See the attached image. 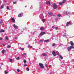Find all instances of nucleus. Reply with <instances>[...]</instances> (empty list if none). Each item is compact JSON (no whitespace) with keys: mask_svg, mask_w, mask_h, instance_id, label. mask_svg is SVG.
Instances as JSON below:
<instances>
[{"mask_svg":"<svg viewBox=\"0 0 74 74\" xmlns=\"http://www.w3.org/2000/svg\"><path fill=\"white\" fill-rule=\"evenodd\" d=\"M4 51H5V50H3L1 52L2 53H4Z\"/></svg>","mask_w":74,"mask_h":74,"instance_id":"17","label":"nucleus"},{"mask_svg":"<svg viewBox=\"0 0 74 74\" xmlns=\"http://www.w3.org/2000/svg\"><path fill=\"white\" fill-rule=\"evenodd\" d=\"M40 42H43V41H42V40H39Z\"/></svg>","mask_w":74,"mask_h":74,"instance_id":"28","label":"nucleus"},{"mask_svg":"<svg viewBox=\"0 0 74 74\" xmlns=\"http://www.w3.org/2000/svg\"><path fill=\"white\" fill-rule=\"evenodd\" d=\"M23 55H26V53H24V54H23Z\"/></svg>","mask_w":74,"mask_h":74,"instance_id":"41","label":"nucleus"},{"mask_svg":"<svg viewBox=\"0 0 74 74\" xmlns=\"http://www.w3.org/2000/svg\"><path fill=\"white\" fill-rule=\"evenodd\" d=\"M42 55H43L44 56H47V55L45 53H42Z\"/></svg>","mask_w":74,"mask_h":74,"instance_id":"15","label":"nucleus"},{"mask_svg":"<svg viewBox=\"0 0 74 74\" xmlns=\"http://www.w3.org/2000/svg\"><path fill=\"white\" fill-rule=\"evenodd\" d=\"M26 7H27V6H25V7L26 8Z\"/></svg>","mask_w":74,"mask_h":74,"instance_id":"47","label":"nucleus"},{"mask_svg":"<svg viewBox=\"0 0 74 74\" xmlns=\"http://www.w3.org/2000/svg\"><path fill=\"white\" fill-rule=\"evenodd\" d=\"M3 45V46H4V47L5 45Z\"/></svg>","mask_w":74,"mask_h":74,"instance_id":"46","label":"nucleus"},{"mask_svg":"<svg viewBox=\"0 0 74 74\" xmlns=\"http://www.w3.org/2000/svg\"><path fill=\"white\" fill-rule=\"evenodd\" d=\"M65 35H66V34H64V37H66V36H65Z\"/></svg>","mask_w":74,"mask_h":74,"instance_id":"42","label":"nucleus"},{"mask_svg":"<svg viewBox=\"0 0 74 74\" xmlns=\"http://www.w3.org/2000/svg\"><path fill=\"white\" fill-rule=\"evenodd\" d=\"M24 67H26V66H27V64H25L24 65Z\"/></svg>","mask_w":74,"mask_h":74,"instance_id":"39","label":"nucleus"},{"mask_svg":"<svg viewBox=\"0 0 74 74\" xmlns=\"http://www.w3.org/2000/svg\"><path fill=\"white\" fill-rule=\"evenodd\" d=\"M5 39H6L7 40H8V36L5 37Z\"/></svg>","mask_w":74,"mask_h":74,"instance_id":"19","label":"nucleus"},{"mask_svg":"<svg viewBox=\"0 0 74 74\" xmlns=\"http://www.w3.org/2000/svg\"><path fill=\"white\" fill-rule=\"evenodd\" d=\"M71 23L70 22H67L66 23V26H68Z\"/></svg>","mask_w":74,"mask_h":74,"instance_id":"7","label":"nucleus"},{"mask_svg":"<svg viewBox=\"0 0 74 74\" xmlns=\"http://www.w3.org/2000/svg\"><path fill=\"white\" fill-rule=\"evenodd\" d=\"M55 29H56V30H57L58 29V27H56L55 28Z\"/></svg>","mask_w":74,"mask_h":74,"instance_id":"36","label":"nucleus"},{"mask_svg":"<svg viewBox=\"0 0 74 74\" xmlns=\"http://www.w3.org/2000/svg\"><path fill=\"white\" fill-rule=\"evenodd\" d=\"M61 16V15L60 14H58V18H59L60 16Z\"/></svg>","mask_w":74,"mask_h":74,"instance_id":"22","label":"nucleus"},{"mask_svg":"<svg viewBox=\"0 0 74 74\" xmlns=\"http://www.w3.org/2000/svg\"><path fill=\"white\" fill-rule=\"evenodd\" d=\"M57 19H58V18H56V20Z\"/></svg>","mask_w":74,"mask_h":74,"instance_id":"44","label":"nucleus"},{"mask_svg":"<svg viewBox=\"0 0 74 74\" xmlns=\"http://www.w3.org/2000/svg\"><path fill=\"white\" fill-rule=\"evenodd\" d=\"M4 7V5H2L1 6V8H3Z\"/></svg>","mask_w":74,"mask_h":74,"instance_id":"18","label":"nucleus"},{"mask_svg":"<svg viewBox=\"0 0 74 74\" xmlns=\"http://www.w3.org/2000/svg\"><path fill=\"white\" fill-rule=\"evenodd\" d=\"M3 40V38H0V40Z\"/></svg>","mask_w":74,"mask_h":74,"instance_id":"40","label":"nucleus"},{"mask_svg":"<svg viewBox=\"0 0 74 74\" xmlns=\"http://www.w3.org/2000/svg\"><path fill=\"white\" fill-rule=\"evenodd\" d=\"M49 15H50V14H49Z\"/></svg>","mask_w":74,"mask_h":74,"instance_id":"48","label":"nucleus"},{"mask_svg":"<svg viewBox=\"0 0 74 74\" xmlns=\"http://www.w3.org/2000/svg\"><path fill=\"white\" fill-rule=\"evenodd\" d=\"M44 19H43V18L42 19V21H43V23H44V21H44Z\"/></svg>","mask_w":74,"mask_h":74,"instance_id":"37","label":"nucleus"},{"mask_svg":"<svg viewBox=\"0 0 74 74\" xmlns=\"http://www.w3.org/2000/svg\"><path fill=\"white\" fill-rule=\"evenodd\" d=\"M23 15V13H21L20 14H18V17H21L22 16V15Z\"/></svg>","mask_w":74,"mask_h":74,"instance_id":"8","label":"nucleus"},{"mask_svg":"<svg viewBox=\"0 0 74 74\" xmlns=\"http://www.w3.org/2000/svg\"><path fill=\"white\" fill-rule=\"evenodd\" d=\"M53 7H54V9H56V8H58V7H57V5L55 3L53 4Z\"/></svg>","mask_w":74,"mask_h":74,"instance_id":"3","label":"nucleus"},{"mask_svg":"<svg viewBox=\"0 0 74 74\" xmlns=\"http://www.w3.org/2000/svg\"><path fill=\"white\" fill-rule=\"evenodd\" d=\"M55 45H56V44L55 43L53 44H52L53 47H54V46H55Z\"/></svg>","mask_w":74,"mask_h":74,"instance_id":"23","label":"nucleus"},{"mask_svg":"<svg viewBox=\"0 0 74 74\" xmlns=\"http://www.w3.org/2000/svg\"><path fill=\"white\" fill-rule=\"evenodd\" d=\"M11 21H13V22H15V19H14V18H11Z\"/></svg>","mask_w":74,"mask_h":74,"instance_id":"11","label":"nucleus"},{"mask_svg":"<svg viewBox=\"0 0 74 74\" xmlns=\"http://www.w3.org/2000/svg\"><path fill=\"white\" fill-rule=\"evenodd\" d=\"M4 30L3 29H2L0 30V33H3L4 32Z\"/></svg>","mask_w":74,"mask_h":74,"instance_id":"9","label":"nucleus"},{"mask_svg":"<svg viewBox=\"0 0 74 74\" xmlns=\"http://www.w3.org/2000/svg\"><path fill=\"white\" fill-rule=\"evenodd\" d=\"M65 2H66V1L65 0H63L62 3H65Z\"/></svg>","mask_w":74,"mask_h":74,"instance_id":"20","label":"nucleus"},{"mask_svg":"<svg viewBox=\"0 0 74 74\" xmlns=\"http://www.w3.org/2000/svg\"><path fill=\"white\" fill-rule=\"evenodd\" d=\"M28 47H30V48H32V46H31L30 45H28Z\"/></svg>","mask_w":74,"mask_h":74,"instance_id":"29","label":"nucleus"},{"mask_svg":"<svg viewBox=\"0 0 74 74\" xmlns=\"http://www.w3.org/2000/svg\"><path fill=\"white\" fill-rule=\"evenodd\" d=\"M21 49L22 51H23L24 50V48H21Z\"/></svg>","mask_w":74,"mask_h":74,"instance_id":"25","label":"nucleus"},{"mask_svg":"<svg viewBox=\"0 0 74 74\" xmlns=\"http://www.w3.org/2000/svg\"><path fill=\"white\" fill-rule=\"evenodd\" d=\"M39 65L40 66V68L41 69H43L44 68V65H43V64H42L41 63H39Z\"/></svg>","mask_w":74,"mask_h":74,"instance_id":"2","label":"nucleus"},{"mask_svg":"<svg viewBox=\"0 0 74 74\" xmlns=\"http://www.w3.org/2000/svg\"><path fill=\"white\" fill-rule=\"evenodd\" d=\"M7 10H8L9 9V7H8V6L7 7Z\"/></svg>","mask_w":74,"mask_h":74,"instance_id":"38","label":"nucleus"},{"mask_svg":"<svg viewBox=\"0 0 74 74\" xmlns=\"http://www.w3.org/2000/svg\"><path fill=\"white\" fill-rule=\"evenodd\" d=\"M17 2H13V3L14 4H16Z\"/></svg>","mask_w":74,"mask_h":74,"instance_id":"35","label":"nucleus"},{"mask_svg":"<svg viewBox=\"0 0 74 74\" xmlns=\"http://www.w3.org/2000/svg\"><path fill=\"white\" fill-rule=\"evenodd\" d=\"M70 14V13L68 12L66 13V15H68V14Z\"/></svg>","mask_w":74,"mask_h":74,"instance_id":"33","label":"nucleus"},{"mask_svg":"<svg viewBox=\"0 0 74 74\" xmlns=\"http://www.w3.org/2000/svg\"><path fill=\"white\" fill-rule=\"evenodd\" d=\"M5 74H8V72H7V71H5Z\"/></svg>","mask_w":74,"mask_h":74,"instance_id":"27","label":"nucleus"},{"mask_svg":"<svg viewBox=\"0 0 74 74\" xmlns=\"http://www.w3.org/2000/svg\"><path fill=\"white\" fill-rule=\"evenodd\" d=\"M53 29H55V27L53 26Z\"/></svg>","mask_w":74,"mask_h":74,"instance_id":"43","label":"nucleus"},{"mask_svg":"<svg viewBox=\"0 0 74 74\" xmlns=\"http://www.w3.org/2000/svg\"><path fill=\"white\" fill-rule=\"evenodd\" d=\"M45 32H41V33H40V36H42L43 35H44V34H45Z\"/></svg>","mask_w":74,"mask_h":74,"instance_id":"10","label":"nucleus"},{"mask_svg":"<svg viewBox=\"0 0 74 74\" xmlns=\"http://www.w3.org/2000/svg\"><path fill=\"white\" fill-rule=\"evenodd\" d=\"M46 4H48V5H49V6H50V5H51V3L49 1L48 2H47Z\"/></svg>","mask_w":74,"mask_h":74,"instance_id":"6","label":"nucleus"},{"mask_svg":"<svg viewBox=\"0 0 74 74\" xmlns=\"http://www.w3.org/2000/svg\"><path fill=\"white\" fill-rule=\"evenodd\" d=\"M10 60V62L12 61V59H10V60Z\"/></svg>","mask_w":74,"mask_h":74,"instance_id":"32","label":"nucleus"},{"mask_svg":"<svg viewBox=\"0 0 74 74\" xmlns=\"http://www.w3.org/2000/svg\"><path fill=\"white\" fill-rule=\"evenodd\" d=\"M44 27H42L40 28L41 30H44Z\"/></svg>","mask_w":74,"mask_h":74,"instance_id":"13","label":"nucleus"},{"mask_svg":"<svg viewBox=\"0 0 74 74\" xmlns=\"http://www.w3.org/2000/svg\"><path fill=\"white\" fill-rule=\"evenodd\" d=\"M60 58L61 59H63V57L61 55H60Z\"/></svg>","mask_w":74,"mask_h":74,"instance_id":"12","label":"nucleus"},{"mask_svg":"<svg viewBox=\"0 0 74 74\" xmlns=\"http://www.w3.org/2000/svg\"><path fill=\"white\" fill-rule=\"evenodd\" d=\"M17 71H18V72H19V71H20V70H19V69H18L17 70Z\"/></svg>","mask_w":74,"mask_h":74,"instance_id":"34","label":"nucleus"},{"mask_svg":"<svg viewBox=\"0 0 74 74\" xmlns=\"http://www.w3.org/2000/svg\"><path fill=\"white\" fill-rule=\"evenodd\" d=\"M48 41H49V39L46 40L45 41V42H48Z\"/></svg>","mask_w":74,"mask_h":74,"instance_id":"16","label":"nucleus"},{"mask_svg":"<svg viewBox=\"0 0 74 74\" xmlns=\"http://www.w3.org/2000/svg\"><path fill=\"white\" fill-rule=\"evenodd\" d=\"M19 57H18L16 58V59L17 60H19Z\"/></svg>","mask_w":74,"mask_h":74,"instance_id":"31","label":"nucleus"},{"mask_svg":"<svg viewBox=\"0 0 74 74\" xmlns=\"http://www.w3.org/2000/svg\"><path fill=\"white\" fill-rule=\"evenodd\" d=\"M13 27H14V29H18V26L16 25L15 24H14L13 25Z\"/></svg>","mask_w":74,"mask_h":74,"instance_id":"5","label":"nucleus"},{"mask_svg":"<svg viewBox=\"0 0 74 74\" xmlns=\"http://www.w3.org/2000/svg\"><path fill=\"white\" fill-rule=\"evenodd\" d=\"M52 54H53V56H56V54L55 53V52L54 51H53L52 52Z\"/></svg>","mask_w":74,"mask_h":74,"instance_id":"4","label":"nucleus"},{"mask_svg":"<svg viewBox=\"0 0 74 74\" xmlns=\"http://www.w3.org/2000/svg\"><path fill=\"white\" fill-rule=\"evenodd\" d=\"M62 4L63 3H62V2H59V4L60 5H62Z\"/></svg>","mask_w":74,"mask_h":74,"instance_id":"14","label":"nucleus"},{"mask_svg":"<svg viewBox=\"0 0 74 74\" xmlns=\"http://www.w3.org/2000/svg\"><path fill=\"white\" fill-rule=\"evenodd\" d=\"M56 53L57 55H59V52H58V51H57Z\"/></svg>","mask_w":74,"mask_h":74,"instance_id":"26","label":"nucleus"},{"mask_svg":"<svg viewBox=\"0 0 74 74\" xmlns=\"http://www.w3.org/2000/svg\"><path fill=\"white\" fill-rule=\"evenodd\" d=\"M10 47L11 46L10 45H9L8 46L7 48H10Z\"/></svg>","mask_w":74,"mask_h":74,"instance_id":"24","label":"nucleus"},{"mask_svg":"<svg viewBox=\"0 0 74 74\" xmlns=\"http://www.w3.org/2000/svg\"><path fill=\"white\" fill-rule=\"evenodd\" d=\"M23 62L24 63H26V60H23Z\"/></svg>","mask_w":74,"mask_h":74,"instance_id":"21","label":"nucleus"},{"mask_svg":"<svg viewBox=\"0 0 74 74\" xmlns=\"http://www.w3.org/2000/svg\"><path fill=\"white\" fill-rule=\"evenodd\" d=\"M0 3H1V1H0Z\"/></svg>","mask_w":74,"mask_h":74,"instance_id":"45","label":"nucleus"},{"mask_svg":"<svg viewBox=\"0 0 74 74\" xmlns=\"http://www.w3.org/2000/svg\"><path fill=\"white\" fill-rule=\"evenodd\" d=\"M70 44L71 46H70V47H69L67 48V49L69 51H71V49L74 48V46H73L74 43H73V41H71L70 42Z\"/></svg>","mask_w":74,"mask_h":74,"instance_id":"1","label":"nucleus"},{"mask_svg":"<svg viewBox=\"0 0 74 74\" xmlns=\"http://www.w3.org/2000/svg\"><path fill=\"white\" fill-rule=\"evenodd\" d=\"M27 71H29V68H27Z\"/></svg>","mask_w":74,"mask_h":74,"instance_id":"30","label":"nucleus"}]
</instances>
